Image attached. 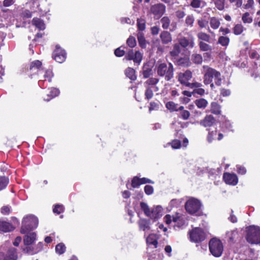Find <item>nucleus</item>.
<instances>
[{
  "mask_svg": "<svg viewBox=\"0 0 260 260\" xmlns=\"http://www.w3.org/2000/svg\"><path fill=\"white\" fill-rule=\"evenodd\" d=\"M144 191L147 195H151L153 193V187L149 185H146L144 187Z\"/></svg>",
  "mask_w": 260,
  "mask_h": 260,
  "instance_id": "e2e57ef3",
  "label": "nucleus"
},
{
  "mask_svg": "<svg viewBox=\"0 0 260 260\" xmlns=\"http://www.w3.org/2000/svg\"><path fill=\"white\" fill-rule=\"evenodd\" d=\"M191 60L193 63L199 65L202 64L203 59L201 54L193 53L191 56Z\"/></svg>",
  "mask_w": 260,
  "mask_h": 260,
  "instance_id": "f704fd0d",
  "label": "nucleus"
},
{
  "mask_svg": "<svg viewBox=\"0 0 260 260\" xmlns=\"http://www.w3.org/2000/svg\"><path fill=\"white\" fill-rule=\"evenodd\" d=\"M150 11L156 19H159L165 13L166 6L161 3L154 4L150 7Z\"/></svg>",
  "mask_w": 260,
  "mask_h": 260,
  "instance_id": "9d476101",
  "label": "nucleus"
},
{
  "mask_svg": "<svg viewBox=\"0 0 260 260\" xmlns=\"http://www.w3.org/2000/svg\"><path fill=\"white\" fill-rule=\"evenodd\" d=\"M194 103L198 108L202 109H205L208 104V101L204 98L196 99Z\"/></svg>",
  "mask_w": 260,
  "mask_h": 260,
  "instance_id": "7c9ffc66",
  "label": "nucleus"
},
{
  "mask_svg": "<svg viewBox=\"0 0 260 260\" xmlns=\"http://www.w3.org/2000/svg\"><path fill=\"white\" fill-rule=\"evenodd\" d=\"M174 64L177 66L182 67H188L191 65V62L188 57H181L176 58L172 60Z\"/></svg>",
  "mask_w": 260,
  "mask_h": 260,
  "instance_id": "2eb2a0df",
  "label": "nucleus"
},
{
  "mask_svg": "<svg viewBox=\"0 0 260 260\" xmlns=\"http://www.w3.org/2000/svg\"><path fill=\"white\" fill-rule=\"evenodd\" d=\"M160 22L162 24L163 29H167L170 25L171 20L169 17L164 16L160 19Z\"/></svg>",
  "mask_w": 260,
  "mask_h": 260,
  "instance_id": "37998d69",
  "label": "nucleus"
},
{
  "mask_svg": "<svg viewBox=\"0 0 260 260\" xmlns=\"http://www.w3.org/2000/svg\"><path fill=\"white\" fill-rule=\"evenodd\" d=\"M210 24L212 28L213 29H216L219 27L220 22L217 18L212 17L210 18Z\"/></svg>",
  "mask_w": 260,
  "mask_h": 260,
  "instance_id": "58836bf2",
  "label": "nucleus"
},
{
  "mask_svg": "<svg viewBox=\"0 0 260 260\" xmlns=\"http://www.w3.org/2000/svg\"><path fill=\"white\" fill-rule=\"evenodd\" d=\"M15 227L13 224L6 221H0V231L5 233L13 231Z\"/></svg>",
  "mask_w": 260,
  "mask_h": 260,
  "instance_id": "aec40b11",
  "label": "nucleus"
},
{
  "mask_svg": "<svg viewBox=\"0 0 260 260\" xmlns=\"http://www.w3.org/2000/svg\"><path fill=\"white\" fill-rule=\"evenodd\" d=\"M125 76L132 81H135L137 79L136 71L132 68L128 67L125 70Z\"/></svg>",
  "mask_w": 260,
  "mask_h": 260,
  "instance_id": "2f4dec72",
  "label": "nucleus"
},
{
  "mask_svg": "<svg viewBox=\"0 0 260 260\" xmlns=\"http://www.w3.org/2000/svg\"><path fill=\"white\" fill-rule=\"evenodd\" d=\"M203 69L204 70L203 82L205 85H209L214 79L215 84L218 86L221 85L222 80L220 77L221 74L219 71L208 66H203Z\"/></svg>",
  "mask_w": 260,
  "mask_h": 260,
  "instance_id": "f257e3e1",
  "label": "nucleus"
},
{
  "mask_svg": "<svg viewBox=\"0 0 260 260\" xmlns=\"http://www.w3.org/2000/svg\"><path fill=\"white\" fill-rule=\"evenodd\" d=\"M233 30L235 35L238 36L243 32L244 27L241 24H237L233 27Z\"/></svg>",
  "mask_w": 260,
  "mask_h": 260,
  "instance_id": "49530a36",
  "label": "nucleus"
},
{
  "mask_svg": "<svg viewBox=\"0 0 260 260\" xmlns=\"http://www.w3.org/2000/svg\"><path fill=\"white\" fill-rule=\"evenodd\" d=\"M137 25L138 30L143 31L146 27V21L142 18H138L137 20Z\"/></svg>",
  "mask_w": 260,
  "mask_h": 260,
  "instance_id": "09e8293b",
  "label": "nucleus"
},
{
  "mask_svg": "<svg viewBox=\"0 0 260 260\" xmlns=\"http://www.w3.org/2000/svg\"><path fill=\"white\" fill-rule=\"evenodd\" d=\"M201 202L194 198L189 199L185 203L184 207L186 211L191 215L201 216L204 213L202 209Z\"/></svg>",
  "mask_w": 260,
  "mask_h": 260,
  "instance_id": "7ed1b4c3",
  "label": "nucleus"
},
{
  "mask_svg": "<svg viewBox=\"0 0 260 260\" xmlns=\"http://www.w3.org/2000/svg\"><path fill=\"white\" fill-rule=\"evenodd\" d=\"M124 59L127 60H133L134 62L139 65L143 59V54L139 51L134 52L133 49H129L126 53Z\"/></svg>",
  "mask_w": 260,
  "mask_h": 260,
  "instance_id": "6e6552de",
  "label": "nucleus"
},
{
  "mask_svg": "<svg viewBox=\"0 0 260 260\" xmlns=\"http://www.w3.org/2000/svg\"><path fill=\"white\" fill-rule=\"evenodd\" d=\"M237 171L239 174L244 175L246 173V168L241 165H237Z\"/></svg>",
  "mask_w": 260,
  "mask_h": 260,
  "instance_id": "338daca9",
  "label": "nucleus"
},
{
  "mask_svg": "<svg viewBox=\"0 0 260 260\" xmlns=\"http://www.w3.org/2000/svg\"><path fill=\"white\" fill-rule=\"evenodd\" d=\"M140 207L141 210L144 212L145 215L148 217L150 215V210L148 205L145 202L140 203Z\"/></svg>",
  "mask_w": 260,
  "mask_h": 260,
  "instance_id": "de8ad7c7",
  "label": "nucleus"
},
{
  "mask_svg": "<svg viewBox=\"0 0 260 260\" xmlns=\"http://www.w3.org/2000/svg\"><path fill=\"white\" fill-rule=\"evenodd\" d=\"M64 210V208L63 205L56 204L54 206V207L53 209V211L54 213L59 214L63 212Z\"/></svg>",
  "mask_w": 260,
  "mask_h": 260,
  "instance_id": "4d7b16f0",
  "label": "nucleus"
},
{
  "mask_svg": "<svg viewBox=\"0 0 260 260\" xmlns=\"http://www.w3.org/2000/svg\"><path fill=\"white\" fill-rule=\"evenodd\" d=\"M139 229L145 231L150 229V220L145 218H141L138 221Z\"/></svg>",
  "mask_w": 260,
  "mask_h": 260,
  "instance_id": "6ab92c4d",
  "label": "nucleus"
},
{
  "mask_svg": "<svg viewBox=\"0 0 260 260\" xmlns=\"http://www.w3.org/2000/svg\"><path fill=\"white\" fill-rule=\"evenodd\" d=\"M160 39L161 43L164 45H167L172 41V35L167 30H163L160 34Z\"/></svg>",
  "mask_w": 260,
  "mask_h": 260,
  "instance_id": "f3484780",
  "label": "nucleus"
},
{
  "mask_svg": "<svg viewBox=\"0 0 260 260\" xmlns=\"http://www.w3.org/2000/svg\"><path fill=\"white\" fill-rule=\"evenodd\" d=\"M166 107L171 112L178 111V105L174 102L169 101L166 104Z\"/></svg>",
  "mask_w": 260,
  "mask_h": 260,
  "instance_id": "a19ab883",
  "label": "nucleus"
},
{
  "mask_svg": "<svg viewBox=\"0 0 260 260\" xmlns=\"http://www.w3.org/2000/svg\"><path fill=\"white\" fill-rule=\"evenodd\" d=\"M194 21V17L191 15L187 16L185 19V24L187 26L192 27Z\"/></svg>",
  "mask_w": 260,
  "mask_h": 260,
  "instance_id": "bf43d9fd",
  "label": "nucleus"
},
{
  "mask_svg": "<svg viewBox=\"0 0 260 260\" xmlns=\"http://www.w3.org/2000/svg\"><path fill=\"white\" fill-rule=\"evenodd\" d=\"M230 40L228 37L220 36L218 38L217 43L223 47H226L229 44Z\"/></svg>",
  "mask_w": 260,
  "mask_h": 260,
  "instance_id": "ea45409f",
  "label": "nucleus"
},
{
  "mask_svg": "<svg viewBox=\"0 0 260 260\" xmlns=\"http://www.w3.org/2000/svg\"><path fill=\"white\" fill-rule=\"evenodd\" d=\"M247 241L251 244L260 243V228L255 226H250L247 230L246 236Z\"/></svg>",
  "mask_w": 260,
  "mask_h": 260,
  "instance_id": "423d86ee",
  "label": "nucleus"
},
{
  "mask_svg": "<svg viewBox=\"0 0 260 260\" xmlns=\"http://www.w3.org/2000/svg\"><path fill=\"white\" fill-rule=\"evenodd\" d=\"M197 37L200 41L206 42L208 43L210 42L211 37L210 36L205 32L201 31L198 33Z\"/></svg>",
  "mask_w": 260,
  "mask_h": 260,
  "instance_id": "c9c22d12",
  "label": "nucleus"
},
{
  "mask_svg": "<svg viewBox=\"0 0 260 260\" xmlns=\"http://www.w3.org/2000/svg\"><path fill=\"white\" fill-rule=\"evenodd\" d=\"M180 46L183 48H186L189 46L190 48H193L194 46L193 39L192 38L190 40L187 39L186 37H182L179 40V43Z\"/></svg>",
  "mask_w": 260,
  "mask_h": 260,
  "instance_id": "4be33fe9",
  "label": "nucleus"
},
{
  "mask_svg": "<svg viewBox=\"0 0 260 260\" xmlns=\"http://www.w3.org/2000/svg\"><path fill=\"white\" fill-rule=\"evenodd\" d=\"M201 0H192L190 6L193 8H199L201 7Z\"/></svg>",
  "mask_w": 260,
  "mask_h": 260,
  "instance_id": "69168bd1",
  "label": "nucleus"
},
{
  "mask_svg": "<svg viewBox=\"0 0 260 260\" xmlns=\"http://www.w3.org/2000/svg\"><path fill=\"white\" fill-rule=\"evenodd\" d=\"M66 247L63 243H59L55 246V251L59 255L63 254L66 251Z\"/></svg>",
  "mask_w": 260,
  "mask_h": 260,
  "instance_id": "a18cd8bd",
  "label": "nucleus"
},
{
  "mask_svg": "<svg viewBox=\"0 0 260 260\" xmlns=\"http://www.w3.org/2000/svg\"><path fill=\"white\" fill-rule=\"evenodd\" d=\"M141 183H140V178H139L137 176H135L132 179L131 182V185L133 188H137L139 187L140 186Z\"/></svg>",
  "mask_w": 260,
  "mask_h": 260,
  "instance_id": "6e6d98bb",
  "label": "nucleus"
},
{
  "mask_svg": "<svg viewBox=\"0 0 260 260\" xmlns=\"http://www.w3.org/2000/svg\"><path fill=\"white\" fill-rule=\"evenodd\" d=\"M192 77V72L190 70H187L184 73H180L178 74V80L182 85L187 87V84H189V81Z\"/></svg>",
  "mask_w": 260,
  "mask_h": 260,
  "instance_id": "9b49d317",
  "label": "nucleus"
},
{
  "mask_svg": "<svg viewBox=\"0 0 260 260\" xmlns=\"http://www.w3.org/2000/svg\"><path fill=\"white\" fill-rule=\"evenodd\" d=\"M242 20L244 23H250L253 21L252 18L250 16L248 12H245L243 14Z\"/></svg>",
  "mask_w": 260,
  "mask_h": 260,
  "instance_id": "3c124183",
  "label": "nucleus"
},
{
  "mask_svg": "<svg viewBox=\"0 0 260 260\" xmlns=\"http://www.w3.org/2000/svg\"><path fill=\"white\" fill-rule=\"evenodd\" d=\"M220 128L222 133L233 132V126L229 120H225L222 122L221 124Z\"/></svg>",
  "mask_w": 260,
  "mask_h": 260,
  "instance_id": "c756f323",
  "label": "nucleus"
},
{
  "mask_svg": "<svg viewBox=\"0 0 260 260\" xmlns=\"http://www.w3.org/2000/svg\"><path fill=\"white\" fill-rule=\"evenodd\" d=\"M153 74L152 69L149 67V65L145 64L142 68V75L143 78H148Z\"/></svg>",
  "mask_w": 260,
  "mask_h": 260,
  "instance_id": "473e14b6",
  "label": "nucleus"
},
{
  "mask_svg": "<svg viewBox=\"0 0 260 260\" xmlns=\"http://www.w3.org/2000/svg\"><path fill=\"white\" fill-rule=\"evenodd\" d=\"M32 24L39 30H43L45 29V24L43 20L39 18L34 17L32 20Z\"/></svg>",
  "mask_w": 260,
  "mask_h": 260,
  "instance_id": "cd10ccee",
  "label": "nucleus"
},
{
  "mask_svg": "<svg viewBox=\"0 0 260 260\" xmlns=\"http://www.w3.org/2000/svg\"><path fill=\"white\" fill-rule=\"evenodd\" d=\"M9 182L8 177L6 176H0V190L5 189Z\"/></svg>",
  "mask_w": 260,
  "mask_h": 260,
  "instance_id": "c03bdc74",
  "label": "nucleus"
},
{
  "mask_svg": "<svg viewBox=\"0 0 260 260\" xmlns=\"http://www.w3.org/2000/svg\"><path fill=\"white\" fill-rule=\"evenodd\" d=\"M18 258L17 249L12 247L8 250L4 257V260H17Z\"/></svg>",
  "mask_w": 260,
  "mask_h": 260,
  "instance_id": "412c9836",
  "label": "nucleus"
},
{
  "mask_svg": "<svg viewBox=\"0 0 260 260\" xmlns=\"http://www.w3.org/2000/svg\"><path fill=\"white\" fill-rule=\"evenodd\" d=\"M209 250L215 257L221 255L223 251V246L220 240L216 238H212L209 242Z\"/></svg>",
  "mask_w": 260,
  "mask_h": 260,
  "instance_id": "0eeeda50",
  "label": "nucleus"
},
{
  "mask_svg": "<svg viewBox=\"0 0 260 260\" xmlns=\"http://www.w3.org/2000/svg\"><path fill=\"white\" fill-rule=\"evenodd\" d=\"M216 121L215 118L212 115H207L200 121V124L205 127H211L216 123Z\"/></svg>",
  "mask_w": 260,
  "mask_h": 260,
  "instance_id": "4468645a",
  "label": "nucleus"
},
{
  "mask_svg": "<svg viewBox=\"0 0 260 260\" xmlns=\"http://www.w3.org/2000/svg\"><path fill=\"white\" fill-rule=\"evenodd\" d=\"M36 239V234L35 233H31L25 235L23 238V243L25 245L29 246L34 243Z\"/></svg>",
  "mask_w": 260,
  "mask_h": 260,
  "instance_id": "b1692460",
  "label": "nucleus"
},
{
  "mask_svg": "<svg viewBox=\"0 0 260 260\" xmlns=\"http://www.w3.org/2000/svg\"><path fill=\"white\" fill-rule=\"evenodd\" d=\"M42 62L39 60H36L32 61L29 67V70L30 71H38L42 67Z\"/></svg>",
  "mask_w": 260,
  "mask_h": 260,
  "instance_id": "72a5a7b5",
  "label": "nucleus"
},
{
  "mask_svg": "<svg viewBox=\"0 0 260 260\" xmlns=\"http://www.w3.org/2000/svg\"><path fill=\"white\" fill-rule=\"evenodd\" d=\"M223 179L226 184L231 185H236L238 182V177L234 173H224Z\"/></svg>",
  "mask_w": 260,
  "mask_h": 260,
  "instance_id": "f8f14e48",
  "label": "nucleus"
},
{
  "mask_svg": "<svg viewBox=\"0 0 260 260\" xmlns=\"http://www.w3.org/2000/svg\"><path fill=\"white\" fill-rule=\"evenodd\" d=\"M159 82V79L157 78H149L145 82L144 85L145 87L150 88L153 89L154 92L158 91V87L156 84Z\"/></svg>",
  "mask_w": 260,
  "mask_h": 260,
  "instance_id": "dca6fc26",
  "label": "nucleus"
},
{
  "mask_svg": "<svg viewBox=\"0 0 260 260\" xmlns=\"http://www.w3.org/2000/svg\"><path fill=\"white\" fill-rule=\"evenodd\" d=\"M217 8L220 11H222L224 9L225 0H212Z\"/></svg>",
  "mask_w": 260,
  "mask_h": 260,
  "instance_id": "8fccbe9b",
  "label": "nucleus"
},
{
  "mask_svg": "<svg viewBox=\"0 0 260 260\" xmlns=\"http://www.w3.org/2000/svg\"><path fill=\"white\" fill-rule=\"evenodd\" d=\"M155 71L158 76L164 77L167 81H170L174 77V69L171 62L167 64L158 61L155 67Z\"/></svg>",
  "mask_w": 260,
  "mask_h": 260,
  "instance_id": "f03ea898",
  "label": "nucleus"
},
{
  "mask_svg": "<svg viewBox=\"0 0 260 260\" xmlns=\"http://www.w3.org/2000/svg\"><path fill=\"white\" fill-rule=\"evenodd\" d=\"M23 251L27 254H34L38 252V250L35 249V248L32 246L29 245L27 246L25 248L23 249Z\"/></svg>",
  "mask_w": 260,
  "mask_h": 260,
  "instance_id": "603ef678",
  "label": "nucleus"
},
{
  "mask_svg": "<svg viewBox=\"0 0 260 260\" xmlns=\"http://www.w3.org/2000/svg\"><path fill=\"white\" fill-rule=\"evenodd\" d=\"M162 208L161 206H157L151 210L150 215L149 217L153 219H157L162 215Z\"/></svg>",
  "mask_w": 260,
  "mask_h": 260,
  "instance_id": "a211bd4d",
  "label": "nucleus"
},
{
  "mask_svg": "<svg viewBox=\"0 0 260 260\" xmlns=\"http://www.w3.org/2000/svg\"><path fill=\"white\" fill-rule=\"evenodd\" d=\"M223 138V133L219 132L218 133L216 129L213 131H209L207 136V140L209 143H212L213 140L217 139L220 141Z\"/></svg>",
  "mask_w": 260,
  "mask_h": 260,
  "instance_id": "ddd939ff",
  "label": "nucleus"
},
{
  "mask_svg": "<svg viewBox=\"0 0 260 260\" xmlns=\"http://www.w3.org/2000/svg\"><path fill=\"white\" fill-rule=\"evenodd\" d=\"M137 39L139 46L142 48H145L146 47V43L144 34L142 32H138L137 34Z\"/></svg>",
  "mask_w": 260,
  "mask_h": 260,
  "instance_id": "e433bc0d",
  "label": "nucleus"
},
{
  "mask_svg": "<svg viewBox=\"0 0 260 260\" xmlns=\"http://www.w3.org/2000/svg\"><path fill=\"white\" fill-rule=\"evenodd\" d=\"M199 46L201 51H208L212 50V47L210 45L203 41L199 42Z\"/></svg>",
  "mask_w": 260,
  "mask_h": 260,
  "instance_id": "79ce46f5",
  "label": "nucleus"
},
{
  "mask_svg": "<svg viewBox=\"0 0 260 260\" xmlns=\"http://www.w3.org/2000/svg\"><path fill=\"white\" fill-rule=\"evenodd\" d=\"M67 57L66 51L59 45L55 46V48L52 53V58L58 63L63 62Z\"/></svg>",
  "mask_w": 260,
  "mask_h": 260,
  "instance_id": "1a4fd4ad",
  "label": "nucleus"
},
{
  "mask_svg": "<svg viewBox=\"0 0 260 260\" xmlns=\"http://www.w3.org/2000/svg\"><path fill=\"white\" fill-rule=\"evenodd\" d=\"M153 89L146 87L145 91V98L147 100L151 99L153 96Z\"/></svg>",
  "mask_w": 260,
  "mask_h": 260,
  "instance_id": "5fc2aeb1",
  "label": "nucleus"
},
{
  "mask_svg": "<svg viewBox=\"0 0 260 260\" xmlns=\"http://www.w3.org/2000/svg\"><path fill=\"white\" fill-rule=\"evenodd\" d=\"M158 237L156 234H151L149 235L146 239L147 244L148 245H152L154 248H157L158 245Z\"/></svg>",
  "mask_w": 260,
  "mask_h": 260,
  "instance_id": "bb28decb",
  "label": "nucleus"
},
{
  "mask_svg": "<svg viewBox=\"0 0 260 260\" xmlns=\"http://www.w3.org/2000/svg\"><path fill=\"white\" fill-rule=\"evenodd\" d=\"M59 93V91L55 88H52L51 89V90L49 91V93L47 94V98H44V100L47 101H50L51 99H53V98L57 96Z\"/></svg>",
  "mask_w": 260,
  "mask_h": 260,
  "instance_id": "4c0bfd02",
  "label": "nucleus"
},
{
  "mask_svg": "<svg viewBox=\"0 0 260 260\" xmlns=\"http://www.w3.org/2000/svg\"><path fill=\"white\" fill-rule=\"evenodd\" d=\"M122 46L116 48L114 51V54L117 57H122L125 54V51L123 49H121Z\"/></svg>",
  "mask_w": 260,
  "mask_h": 260,
  "instance_id": "680f3d73",
  "label": "nucleus"
},
{
  "mask_svg": "<svg viewBox=\"0 0 260 260\" xmlns=\"http://www.w3.org/2000/svg\"><path fill=\"white\" fill-rule=\"evenodd\" d=\"M21 16L24 19L30 18L32 17V12L29 10H25L21 13Z\"/></svg>",
  "mask_w": 260,
  "mask_h": 260,
  "instance_id": "0e129e2a",
  "label": "nucleus"
},
{
  "mask_svg": "<svg viewBox=\"0 0 260 260\" xmlns=\"http://www.w3.org/2000/svg\"><path fill=\"white\" fill-rule=\"evenodd\" d=\"M188 235L189 240L195 243H199L204 241L206 238V234L204 230L199 227L193 228L190 230Z\"/></svg>",
  "mask_w": 260,
  "mask_h": 260,
  "instance_id": "39448f33",
  "label": "nucleus"
},
{
  "mask_svg": "<svg viewBox=\"0 0 260 260\" xmlns=\"http://www.w3.org/2000/svg\"><path fill=\"white\" fill-rule=\"evenodd\" d=\"M210 112L216 115H220L221 113V106L216 102L211 103Z\"/></svg>",
  "mask_w": 260,
  "mask_h": 260,
  "instance_id": "c85d7f7f",
  "label": "nucleus"
},
{
  "mask_svg": "<svg viewBox=\"0 0 260 260\" xmlns=\"http://www.w3.org/2000/svg\"><path fill=\"white\" fill-rule=\"evenodd\" d=\"M178 111L179 112V117L183 120H187L190 116V112L188 110H185L183 106L178 107Z\"/></svg>",
  "mask_w": 260,
  "mask_h": 260,
  "instance_id": "a878e982",
  "label": "nucleus"
},
{
  "mask_svg": "<svg viewBox=\"0 0 260 260\" xmlns=\"http://www.w3.org/2000/svg\"><path fill=\"white\" fill-rule=\"evenodd\" d=\"M0 210L3 215H9L11 212V207L9 205L3 206Z\"/></svg>",
  "mask_w": 260,
  "mask_h": 260,
  "instance_id": "13d9d810",
  "label": "nucleus"
},
{
  "mask_svg": "<svg viewBox=\"0 0 260 260\" xmlns=\"http://www.w3.org/2000/svg\"><path fill=\"white\" fill-rule=\"evenodd\" d=\"M171 146L174 149H178L181 147V142L179 140H174L171 142Z\"/></svg>",
  "mask_w": 260,
  "mask_h": 260,
  "instance_id": "774afa93",
  "label": "nucleus"
},
{
  "mask_svg": "<svg viewBox=\"0 0 260 260\" xmlns=\"http://www.w3.org/2000/svg\"><path fill=\"white\" fill-rule=\"evenodd\" d=\"M159 108V105L158 102H151L150 103V106L149 107V111L151 112L152 111L158 110Z\"/></svg>",
  "mask_w": 260,
  "mask_h": 260,
  "instance_id": "052dcab7",
  "label": "nucleus"
},
{
  "mask_svg": "<svg viewBox=\"0 0 260 260\" xmlns=\"http://www.w3.org/2000/svg\"><path fill=\"white\" fill-rule=\"evenodd\" d=\"M181 52V47L178 43H175L173 46V49L170 52L171 60H174L178 56Z\"/></svg>",
  "mask_w": 260,
  "mask_h": 260,
  "instance_id": "393cba45",
  "label": "nucleus"
},
{
  "mask_svg": "<svg viewBox=\"0 0 260 260\" xmlns=\"http://www.w3.org/2000/svg\"><path fill=\"white\" fill-rule=\"evenodd\" d=\"M38 225V219L34 215H28L24 217L22 222L20 230L21 234H25L28 231L35 229Z\"/></svg>",
  "mask_w": 260,
  "mask_h": 260,
  "instance_id": "20e7f679",
  "label": "nucleus"
},
{
  "mask_svg": "<svg viewBox=\"0 0 260 260\" xmlns=\"http://www.w3.org/2000/svg\"><path fill=\"white\" fill-rule=\"evenodd\" d=\"M126 44L131 48L135 47L137 44L135 38L130 36L126 40Z\"/></svg>",
  "mask_w": 260,
  "mask_h": 260,
  "instance_id": "864d4df0",
  "label": "nucleus"
},
{
  "mask_svg": "<svg viewBox=\"0 0 260 260\" xmlns=\"http://www.w3.org/2000/svg\"><path fill=\"white\" fill-rule=\"evenodd\" d=\"M53 76V74L52 71L46 70L44 75V80H40L38 82L39 85L42 88H45L46 87H44V86L45 81H48V82H51Z\"/></svg>",
  "mask_w": 260,
  "mask_h": 260,
  "instance_id": "5701e85b",
  "label": "nucleus"
}]
</instances>
